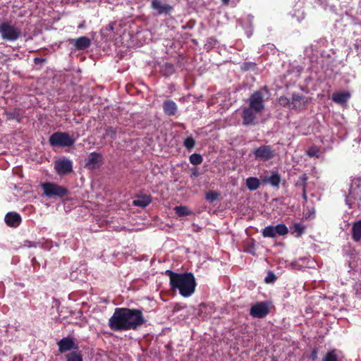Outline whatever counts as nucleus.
<instances>
[{"label": "nucleus", "mask_w": 361, "mask_h": 361, "mask_svg": "<svg viewBox=\"0 0 361 361\" xmlns=\"http://www.w3.org/2000/svg\"><path fill=\"white\" fill-rule=\"evenodd\" d=\"M144 322L142 313L138 310L116 308L109 320V326L115 331L135 330Z\"/></svg>", "instance_id": "1"}, {"label": "nucleus", "mask_w": 361, "mask_h": 361, "mask_svg": "<svg viewBox=\"0 0 361 361\" xmlns=\"http://www.w3.org/2000/svg\"><path fill=\"white\" fill-rule=\"evenodd\" d=\"M166 274L169 277L171 289L178 290L183 297H190L195 293L196 281L192 273H175L166 270Z\"/></svg>", "instance_id": "2"}, {"label": "nucleus", "mask_w": 361, "mask_h": 361, "mask_svg": "<svg viewBox=\"0 0 361 361\" xmlns=\"http://www.w3.org/2000/svg\"><path fill=\"white\" fill-rule=\"evenodd\" d=\"M43 195L48 198L63 197L68 193V190L57 184L46 182L41 184Z\"/></svg>", "instance_id": "3"}, {"label": "nucleus", "mask_w": 361, "mask_h": 361, "mask_svg": "<svg viewBox=\"0 0 361 361\" xmlns=\"http://www.w3.org/2000/svg\"><path fill=\"white\" fill-rule=\"evenodd\" d=\"M267 93L265 89L253 92L248 99V106L254 109L255 111L262 114L265 107L264 102Z\"/></svg>", "instance_id": "4"}, {"label": "nucleus", "mask_w": 361, "mask_h": 361, "mask_svg": "<svg viewBox=\"0 0 361 361\" xmlns=\"http://www.w3.org/2000/svg\"><path fill=\"white\" fill-rule=\"evenodd\" d=\"M0 35L3 39L13 42L21 35V30L10 23H3L0 25Z\"/></svg>", "instance_id": "5"}, {"label": "nucleus", "mask_w": 361, "mask_h": 361, "mask_svg": "<svg viewBox=\"0 0 361 361\" xmlns=\"http://www.w3.org/2000/svg\"><path fill=\"white\" fill-rule=\"evenodd\" d=\"M51 146L70 147L75 142V139L66 133L56 132L53 133L49 139Z\"/></svg>", "instance_id": "6"}, {"label": "nucleus", "mask_w": 361, "mask_h": 361, "mask_svg": "<svg viewBox=\"0 0 361 361\" xmlns=\"http://www.w3.org/2000/svg\"><path fill=\"white\" fill-rule=\"evenodd\" d=\"M262 115L261 112H257L250 106L243 109L242 119L245 126H255L257 123L258 118Z\"/></svg>", "instance_id": "7"}, {"label": "nucleus", "mask_w": 361, "mask_h": 361, "mask_svg": "<svg viewBox=\"0 0 361 361\" xmlns=\"http://www.w3.org/2000/svg\"><path fill=\"white\" fill-rule=\"evenodd\" d=\"M269 312V307L266 302H257L254 304L250 311V314L255 318H264Z\"/></svg>", "instance_id": "8"}, {"label": "nucleus", "mask_w": 361, "mask_h": 361, "mask_svg": "<svg viewBox=\"0 0 361 361\" xmlns=\"http://www.w3.org/2000/svg\"><path fill=\"white\" fill-rule=\"evenodd\" d=\"M102 163V155L97 152H92L85 160V166L88 169H94L99 168Z\"/></svg>", "instance_id": "9"}, {"label": "nucleus", "mask_w": 361, "mask_h": 361, "mask_svg": "<svg viewBox=\"0 0 361 361\" xmlns=\"http://www.w3.org/2000/svg\"><path fill=\"white\" fill-rule=\"evenodd\" d=\"M54 169L59 175L69 173L73 169V163L68 159H62L55 161Z\"/></svg>", "instance_id": "10"}, {"label": "nucleus", "mask_w": 361, "mask_h": 361, "mask_svg": "<svg viewBox=\"0 0 361 361\" xmlns=\"http://www.w3.org/2000/svg\"><path fill=\"white\" fill-rule=\"evenodd\" d=\"M254 154L256 159L267 161L274 157V151L270 146L264 145L257 148L254 151Z\"/></svg>", "instance_id": "11"}, {"label": "nucleus", "mask_w": 361, "mask_h": 361, "mask_svg": "<svg viewBox=\"0 0 361 361\" xmlns=\"http://www.w3.org/2000/svg\"><path fill=\"white\" fill-rule=\"evenodd\" d=\"M59 350L61 353H64L71 350H77L78 346L73 339L65 337L58 342Z\"/></svg>", "instance_id": "12"}, {"label": "nucleus", "mask_w": 361, "mask_h": 361, "mask_svg": "<svg viewBox=\"0 0 361 361\" xmlns=\"http://www.w3.org/2000/svg\"><path fill=\"white\" fill-rule=\"evenodd\" d=\"M307 99L302 95L298 94H293L291 102L289 104V107L292 109H302L303 108Z\"/></svg>", "instance_id": "13"}, {"label": "nucleus", "mask_w": 361, "mask_h": 361, "mask_svg": "<svg viewBox=\"0 0 361 361\" xmlns=\"http://www.w3.org/2000/svg\"><path fill=\"white\" fill-rule=\"evenodd\" d=\"M5 221L9 226L17 227L21 222V217L16 212H9L5 216Z\"/></svg>", "instance_id": "14"}, {"label": "nucleus", "mask_w": 361, "mask_h": 361, "mask_svg": "<svg viewBox=\"0 0 361 361\" xmlns=\"http://www.w3.org/2000/svg\"><path fill=\"white\" fill-rule=\"evenodd\" d=\"M71 42L77 49H85L90 45V39L87 37H80L77 39H73L71 40Z\"/></svg>", "instance_id": "15"}, {"label": "nucleus", "mask_w": 361, "mask_h": 361, "mask_svg": "<svg viewBox=\"0 0 361 361\" xmlns=\"http://www.w3.org/2000/svg\"><path fill=\"white\" fill-rule=\"evenodd\" d=\"M342 353L337 350H332L328 352L324 357L322 361H343Z\"/></svg>", "instance_id": "16"}, {"label": "nucleus", "mask_w": 361, "mask_h": 361, "mask_svg": "<svg viewBox=\"0 0 361 361\" xmlns=\"http://www.w3.org/2000/svg\"><path fill=\"white\" fill-rule=\"evenodd\" d=\"M152 201L150 196L149 195H139L137 196L135 200L133 201V204L135 206L145 207H147Z\"/></svg>", "instance_id": "17"}, {"label": "nucleus", "mask_w": 361, "mask_h": 361, "mask_svg": "<svg viewBox=\"0 0 361 361\" xmlns=\"http://www.w3.org/2000/svg\"><path fill=\"white\" fill-rule=\"evenodd\" d=\"M352 238L355 242L361 240V220L355 221L352 226Z\"/></svg>", "instance_id": "18"}, {"label": "nucleus", "mask_w": 361, "mask_h": 361, "mask_svg": "<svg viewBox=\"0 0 361 361\" xmlns=\"http://www.w3.org/2000/svg\"><path fill=\"white\" fill-rule=\"evenodd\" d=\"M163 109L166 114L172 116L174 115L177 111V105L174 102L167 100L164 102Z\"/></svg>", "instance_id": "19"}, {"label": "nucleus", "mask_w": 361, "mask_h": 361, "mask_svg": "<svg viewBox=\"0 0 361 361\" xmlns=\"http://www.w3.org/2000/svg\"><path fill=\"white\" fill-rule=\"evenodd\" d=\"M264 182L269 183L273 187H279L281 183V176L277 172H272L271 175L269 177L263 178Z\"/></svg>", "instance_id": "20"}, {"label": "nucleus", "mask_w": 361, "mask_h": 361, "mask_svg": "<svg viewBox=\"0 0 361 361\" xmlns=\"http://www.w3.org/2000/svg\"><path fill=\"white\" fill-rule=\"evenodd\" d=\"M350 96V94L347 92H336L333 94L332 99L338 104H343L347 102Z\"/></svg>", "instance_id": "21"}, {"label": "nucleus", "mask_w": 361, "mask_h": 361, "mask_svg": "<svg viewBox=\"0 0 361 361\" xmlns=\"http://www.w3.org/2000/svg\"><path fill=\"white\" fill-rule=\"evenodd\" d=\"M152 7L157 10L159 13H169L171 10V7L167 4H162L157 0H154L152 3Z\"/></svg>", "instance_id": "22"}, {"label": "nucleus", "mask_w": 361, "mask_h": 361, "mask_svg": "<svg viewBox=\"0 0 361 361\" xmlns=\"http://www.w3.org/2000/svg\"><path fill=\"white\" fill-rule=\"evenodd\" d=\"M245 185L248 190L253 191L259 188L260 181L257 178L250 177L246 179Z\"/></svg>", "instance_id": "23"}, {"label": "nucleus", "mask_w": 361, "mask_h": 361, "mask_svg": "<svg viewBox=\"0 0 361 361\" xmlns=\"http://www.w3.org/2000/svg\"><path fill=\"white\" fill-rule=\"evenodd\" d=\"M262 235L264 237L275 238L277 235L275 226H266L262 231Z\"/></svg>", "instance_id": "24"}, {"label": "nucleus", "mask_w": 361, "mask_h": 361, "mask_svg": "<svg viewBox=\"0 0 361 361\" xmlns=\"http://www.w3.org/2000/svg\"><path fill=\"white\" fill-rule=\"evenodd\" d=\"M174 211L179 216H188L192 214V212L185 206H177Z\"/></svg>", "instance_id": "25"}, {"label": "nucleus", "mask_w": 361, "mask_h": 361, "mask_svg": "<svg viewBox=\"0 0 361 361\" xmlns=\"http://www.w3.org/2000/svg\"><path fill=\"white\" fill-rule=\"evenodd\" d=\"M67 361H83L82 355L77 351H73L66 355Z\"/></svg>", "instance_id": "26"}, {"label": "nucleus", "mask_w": 361, "mask_h": 361, "mask_svg": "<svg viewBox=\"0 0 361 361\" xmlns=\"http://www.w3.org/2000/svg\"><path fill=\"white\" fill-rule=\"evenodd\" d=\"M275 229L276 231L277 235H286L288 232V228L285 224H283L275 226Z\"/></svg>", "instance_id": "27"}, {"label": "nucleus", "mask_w": 361, "mask_h": 361, "mask_svg": "<svg viewBox=\"0 0 361 361\" xmlns=\"http://www.w3.org/2000/svg\"><path fill=\"white\" fill-rule=\"evenodd\" d=\"M202 160L201 155L196 153L191 154L190 157V161L194 165L200 164L202 162Z\"/></svg>", "instance_id": "28"}, {"label": "nucleus", "mask_w": 361, "mask_h": 361, "mask_svg": "<svg viewBox=\"0 0 361 361\" xmlns=\"http://www.w3.org/2000/svg\"><path fill=\"white\" fill-rule=\"evenodd\" d=\"M116 129L113 128L112 127H108L106 129L105 134L104 135V138L109 137L112 140H114L116 137Z\"/></svg>", "instance_id": "29"}, {"label": "nucleus", "mask_w": 361, "mask_h": 361, "mask_svg": "<svg viewBox=\"0 0 361 361\" xmlns=\"http://www.w3.org/2000/svg\"><path fill=\"white\" fill-rule=\"evenodd\" d=\"M183 145L188 149L190 150L194 147L195 145V141L192 137L190 136L185 138Z\"/></svg>", "instance_id": "30"}, {"label": "nucleus", "mask_w": 361, "mask_h": 361, "mask_svg": "<svg viewBox=\"0 0 361 361\" xmlns=\"http://www.w3.org/2000/svg\"><path fill=\"white\" fill-rule=\"evenodd\" d=\"M307 154L311 157H319V149L317 147L313 146L307 149Z\"/></svg>", "instance_id": "31"}, {"label": "nucleus", "mask_w": 361, "mask_h": 361, "mask_svg": "<svg viewBox=\"0 0 361 361\" xmlns=\"http://www.w3.org/2000/svg\"><path fill=\"white\" fill-rule=\"evenodd\" d=\"M307 180V177L305 174H303L302 176H301L297 183H296V185L297 186H302V188H306V181Z\"/></svg>", "instance_id": "32"}, {"label": "nucleus", "mask_w": 361, "mask_h": 361, "mask_svg": "<svg viewBox=\"0 0 361 361\" xmlns=\"http://www.w3.org/2000/svg\"><path fill=\"white\" fill-rule=\"evenodd\" d=\"M218 193L214 191H209L206 194V199L210 202H213L218 198Z\"/></svg>", "instance_id": "33"}, {"label": "nucleus", "mask_w": 361, "mask_h": 361, "mask_svg": "<svg viewBox=\"0 0 361 361\" xmlns=\"http://www.w3.org/2000/svg\"><path fill=\"white\" fill-rule=\"evenodd\" d=\"M305 231V227L300 224H294V231L298 233V235L302 234Z\"/></svg>", "instance_id": "34"}, {"label": "nucleus", "mask_w": 361, "mask_h": 361, "mask_svg": "<svg viewBox=\"0 0 361 361\" xmlns=\"http://www.w3.org/2000/svg\"><path fill=\"white\" fill-rule=\"evenodd\" d=\"M275 280H276V276L271 272L269 273L264 279L265 282L267 283H272Z\"/></svg>", "instance_id": "35"}, {"label": "nucleus", "mask_w": 361, "mask_h": 361, "mask_svg": "<svg viewBox=\"0 0 361 361\" xmlns=\"http://www.w3.org/2000/svg\"><path fill=\"white\" fill-rule=\"evenodd\" d=\"M315 210L314 209H312L308 211L307 213L305 214V218L307 219H311L314 217Z\"/></svg>", "instance_id": "36"}, {"label": "nucleus", "mask_w": 361, "mask_h": 361, "mask_svg": "<svg viewBox=\"0 0 361 361\" xmlns=\"http://www.w3.org/2000/svg\"><path fill=\"white\" fill-rule=\"evenodd\" d=\"M166 68L169 69V73L171 74L173 72V67L171 65H166Z\"/></svg>", "instance_id": "37"}, {"label": "nucleus", "mask_w": 361, "mask_h": 361, "mask_svg": "<svg viewBox=\"0 0 361 361\" xmlns=\"http://www.w3.org/2000/svg\"><path fill=\"white\" fill-rule=\"evenodd\" d=\"M302 197L304 200H307V195H306V189L305 188H302Z\"/></svg>", "instance_id": "38"}, {"label": "nucleus", "mask_w": 361, "mask_h": 361, "mask_svg": "<svg viewBox=\"0 0 361 361\" xmlns=\"http://www.w3.org/2000/svg\"><path fill=\"white\" fill-rule=\"evenodd\" d=\"M114 23H110V24L109 25V29L110 30H114Z\"/></svg>", "instance_id": "39"}, {"label": "nucleus", "mask_w": 361, "mask_h": 361, "mask_svg": "<svg viewBox=\"0 0 361 361\" xmlns=\"http://www.w3.org/2000/svg\"><path fill=\"white\" fill-rule=\"evenodd\" d=\"M230 0H222L223 3L227 4Z\"/></svg>", "instance_id": "40"}, {"label": "nucleus", "mask_w": 361, "mask_h": 361, "mask_svg": "<svg viewBox=\"0 0 361 361\" xmlns=\"http://www.w3.org/2000/svg\"><path fill=\"white\" fill-rule=\"evenodd\" d=\"M83 27H84L83 23H81V24H80V25H78V28H80V29L83 28Z\"/></svg>", "instance_id": "41"}, {"label": "nucleus", "mask_w": 361, "mask_h": 361, "mask_svg": "<svg viewBox=\"0 0 361 361\" xmlns=\"http://www.w3.org/2000/svg\"><path fill=\"white\" fill-rule=\"evenodd\" d=\"M35 62L37 63V62H39V61H42V59H40L36 58V59H35Z\"/></svg>", "instance_id": "42"}, {"label": "nucleus", "mask_w": 361, "mask_h": 361, "mask_svg": "<svg viewBox=\"0 0 361 361\" xmlns=\"http://www.w3.org/2000/svg\"><path fill=\"white\" fill-rule=\"evenodd\" d=\"M251 35H252V33L247 34V36L250 37Z\"/></svg>", "instance_id": "43"}]
</instances>
